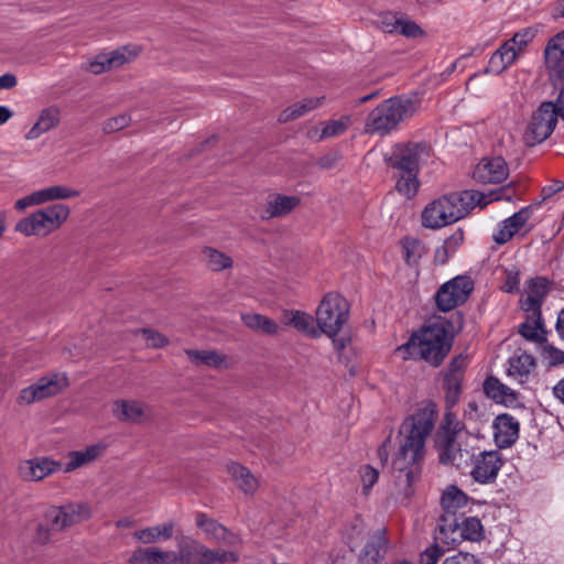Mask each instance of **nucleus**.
I'll use <instances>...</instances> for the list:
<instances>
[{"label":"nucleus","mask_w":564,"mask_h":564,"mask_svg":"<svg viewBox=\"0 0 564 564\" xmlns=\"http://www.w3.org/2000/svg\"><path fill=\"white\" fill-rule=\"evenodd\" d=\"M436 413L424 408L405 419L399 431V447L392 457V468L398 473L397 486L408 498L412 485L419 480L425 456V442L434 429Z\"/></svg>","instance_id":"1"},{"label":"nucleus","mask_w":564,"mask_h":564,"mask_svg":"<svg viewBox=\"0 0 564 564\" xmlns=\"http://www.w3.org/2000/svg\"><path fill=\"white\" fill-rule=\"evenodd\" d=\"M501 199H510L505 188L488 194L464 191L444 195L425 206L422 212V225L425 228L440 229L462 219L475 206H486Z\"/></svg>","instance_id":"2"},{"label":"nucleus","mask_w":564,"mask_h":564,"mask_svg":"<svg viewBox=\"0 0 564 564\" xmlns=\"http://www.w3.org/2000/svg\"><path fill=\"white\" fill-rule=\"evenodd\" d=\"M234 551H214L204 544L192 541L178 551L166 550L155 545L139 546L129 557L130 564H224L236 562Z\"/></svg>","instance_id":"3"},{"label":"nucleus","mask_w":564,"mask_h":564,"mask_svg":"<svg viewBox=\"0 0 564 564\" xmlns=\"http://www.w3.org/2000/svg\"><path fill=\"white\" fill-rule=\"evenodd\" d=\"M452 324L446 319H435L417 332L410 339L399 346L395 352L402 359H422L431 366L442 364L452 346Z\"/></svg>","instance_id":"4"},{"label":"nucleus","mask_w":564,"mask_h":564,"mask_svg":"<svg viewBox=\"0 0 564 564\" xmlns=\"http://www.w3.org/2000/svg\"><path fill=\"white\" fill-rule=\"evenodd\" d=\"M431 154L426 143L398 144L388 159L394 170L395 189L406 198L413 197L419 189V167Z\"/></svg>","instance_id":"5"},{"label":"nucleus","mask_w":564,"mask_h":564,"mask_svg":"<svg viewBox=\"0 0 564 564\" xmlns=\"http://www.w3.org/2000/svg\"><path fill=\"white\" fill-rule=\"evenodd\" d=\"M419 109L417 101L409 97H393L383 100L365 119V132L387 135L397 130L401 122L412 118Z\"/></svg>","instance_id":"6"},{"label":"nucleus","mask_w":564,"mask_h":564,"mask_svg":"<svg viewBox=\"0 0 564 564\" xmlns=\"http://www.w3.org/2000/svg\"><path fill=\"white\" fill-rule=\"evenodd\" d=\"M69 208L64 204H54L37 209L15 224V231L25 237H46L59 229L69 217Z\"/></svg>","instance_id":"7"},{"label":"nucleus","mask_w":564,"mask_h":564,"mask_svg":"<svg viewBox=\"0 0 564 564\" xmlns=\"http://www.w3.org/2000/svg\"><path fill=\"white\" fill-rule=\"evenodd\" d=\"M349 317L347 301L337 293L326 294L319 302L315 319L318 332L335 337L339 334Z\"/></svg>","instance_id":"8"},{"label":"nucleus","mask_w":564,"mask_h":564,"mask_svg":"<svg viewBox=\"0 0 564 564\" xmlns=\"http://www.w3.org/2000/svg\"><path fill=\"white\" fill-rule=\"evenodd\" d=\"M69 386L64 372L47 373L20 390L17 397L19 405H31L62 393Z\"/></svg>","instance_id":"9"},{"label":"nucleus","mask_w":564,"mask_h":564,"mask_svg":"<svg viewBox=\"0 0 564 564\" xmlns=\"http://www.w3.org/2000/svg\"><path fill=\"white\" fill-rule=\"evenodd\" d=\"M560 113L552 101H544L533 112L524 130L523 141L527 145L533 147L547 139L557 123Z\"/></svg>","instance_id":"10"},{"label":"nucleus","mask_w":564,"mask_h":564,"mask_svg":"<svg viewBox=\"0 0 564 564\" xmlns=\"http://www.w3.org/2000/svg\"><path fill=\"white\" fill-rule=\"evenodd\" d=\"M93 516V507L89 502L76 501L61 507H52L46 511V519L56 530H65L84 521Z\"/></svg>","instance_id":"11"},{"label":"nucleus","mask_w":564,"mask_h":564,"mask_svg":"<svg viewBox=\"0 0 564 564\" xmlns=\"http://www.w3.org/2000/svg\"><path fill=\"white\" fill-rule=\"evenodd\" d=\"M474 282L467 275H457L445 282L436 293L437 307L443 312H448L456 306L465 303L471 291Z\"/></svg>","instance_id":"12"},{"label":"nucleus","mask_w":564,"mask_h":564,"mask_svg":"<svg viewBox=\"0 0 564 564\" xmlns=\"http://www.w3.org/2000/svg\"><path fill=\"white\" fill-rule=\"evenodd\" d=\"M140 53L141 47L137 44H129L113 51L102 52L88 63L87 69L98 75L131 63Z\"/></svg>","instance_id":"13"},{"label":"nucleus","mask_w":564,"mask_h":564,"mask_svg":"<svg viewBox=\"0 0 564 564\" xmlns=\"http://www.w3.org/2000/svg\"><path fill=\"white\" fill-rule=\"evenodd\" d=\"M62 468L61 462L47 456H36L20 460L17 470L22 480L37 482L62 470Z\"/></svg>","instance_id":"14"},{"label":"nucleus","mask_w":564,"mask_h":564,"mask_svg":"<svg viewBox=\"0 0 564 564\" xmlns=\"http://www.w3.org/2000/svg\"><path fill=\"white\" fill-rule=\"evenodd\" d=\"M552 289V283L542 276L528 280L520 297V306L533 317L541 315L542 304Z\"/></svg>","instance_id":"15"},{"label":"nucleus","mask_w":564,"mask_h":564,"mask_svg":"<svg viewBox=\"0 0 564 564\" xmlns=\"http://www.w3.org/2000/svg\"><path fill=\"white\" fill-rule=\"evenodd\" d=\"M502 465L503 459L498 451H484L474 457L470 476L478 484H491Z\"/></svg>","instance_id":"16"},{"label":"nucleus","mask_w":564,"mask_h":564,"mask_svg":"<svg viewBox=\"0 0 564 564\" xmlns=\"http://www.w3.org/2000/svg\"><path fill=\"white\" fill-rule=\"evenodd\" d=\"M508 175L509 167L501 156L484 158L473 171V178L480 184L501 183Z\"/></svg>","instance_id":"17"},{"label":"nucleus","mask_w":564,"mask_h":564,"mask_svg":"<svg viewBox=\"0 0 564 564\" xmlns=\"http://www.w3.org/2000/svg\"><path fill=\"white\" fill-rule=\"evenodd\" d=\"M544 58L550 77L553 80L564 79V31L550 39Z\"/></svg>","instance_id":"18"},{"label":"nucleus","mask_w":564,"mask_h":564,"mask_svg":"<svg viewBox=\"0 0 564 564\" xmlns=\"http://www.w3.org/2000/svg\"><path fill=\"white\" fill-rule=\"evenodd\" d=\"M494 440L499 448L512 446L519 438L520 423L509 413H502L492 422Z\"/></svg>","instance_id":"19"},{"label":"nucleus","mask_w":564,"mask_h":564,"mask_svg":"<svg viewBox=\"0 0 564 564\" xmlns=\"http://www.w3.org/2000/svg\"><path fill=\"white\" fill-rule=\"evenodd\" d=\"M62 112L61 108L56 105H50L47 107L42 108L33 126L28 130L24 138L26 140H36L41 135L54 130L61 123Z\"/></svg>","instance_id":"20"},{"label":"nucleus","mask_w":564,"mask_h":564,"mask_svg":"<svg viewBox=\"0 0 564 564\" xmlns=\"http://www.w3.org/2000/svg\"><path fill=\"white\" fill-rule=\"evenodd\" d=\"M534 207L527 206L501 221L492 235L498 245L508 242L531 218Z\"/></svg>","instance_id":"21"},{"label":"nucleus","mask_w":564,"mask_h":564,"mask_svg":"<svg viewBox=\"0 0 564 564\" xmlns=\"http://www.w3.org/2000/svg\"><path fill=\"white\" fill-rule=\"evenodd\" d=\"M196 525L203 531L206 539L226 546H234L239 542L236 534L229 532L225 527L208 518L205 513L195 516Z\"/></svg>","instance_id":"22"},{"label":"nucleus","mask_w":564,"mask_h":564,"mask_svg":"<svg viewBox=\"0 0 564 564\" xmlns=\"http://www.w3.org/2000/svg\"><path fill=\"white\" fill-rule=\"evenodd\" d=\"M112 414L121 422L139 424L145 421L148 406L139 400L118 399L112 403Z\"/></svg>","instance_id":"23"},{"label":"nucleus","mask_w":564,"mask_h":564,"mask_svg":"<svg viewBox=\"0 0 564 564\" xmlns=\"http://www.w3.org/2000/svg\"><path fill=\"white\" fill-rule=\"evenodd\" d=\"M351 123L349 116H343L339 119L321 121L307 130V138L314 142L335 138L343 134Z\"/></svg>","instance_id":"24"},{"label":"nucleus","mask_w":564,"mask_h":564,"mask_svg":"<svg viewBox=\"0 0 564 564\" xmlns=\"http://www.w3.org/2000/svg\"><path fill=\"white\" fill-rule=\"evenodd\" d=\"M381 29L387 33H399L409 39L424 35L422 28L409 18L386 14L380 20Z\"/></svg>","instance_id":"25"},{"label":"nucleus","mask_w":564,"mask_h":564,"mask_svg":"<svg viewBox=\"0 0 564 564\" xmlns=\"http://www.w3.org/2000/svg\"><path fill=\"white\" fill-rule=\"evenodd\" d=\"M174 529L175 523L166 521L137 530L133 533V538L142 544L151 546L155 543L171 540L174 535Z\"/></svg>","instance_id":"26"},{"label":"nucleus","mask_w":564,"mask_h":564,"mask_svg":"<svg viewBox=\"0 0 564 564\" xmlns=\"http://www.w3.org/2000/svg\"><path fill=\"white\" fill-rule=\"evenodd\" d=\"M484 392L488 398L505 406L513 408L520 402L518 393L495 377H488L485 380Z\"/></svg>","instance_id":"27"},{"label":"nucleus","mask_w":564,"mask_h":564,"mask_svg":"<svg viewBox=\"0 0 564 564\" xmlns=\"http://www.w3.org/2000/svg\"><path fill=\"white\" fill-rule=\"evenodd\" d=\"M105 451L102 444H93L83 449L73 451L67 454V463L63 466L64 473H72L78 468L85 467L99 458Z\"/></svg>","instance_id":"28"},{"label":"nucleus","mask_w":564,"mask_h":564,"mask_svg":"<svg viewBox=\"0 0 564 564\" xmlns=\"http://www.w3.org/2000/svg\"><path fill=\"white\" fill-rule=\"evenodd\" d=\"M188 360L196 366L227 369L231 362L227 355L212 349H186Z\"/></svg>","instance_id":"29"},{"label":"nucleus","mask_w":564,"mask_h":564,"mask_svg":"<svg viewBox=\"0 0 564 564\" xmlns=\"http://www.w3.org/2000/svg\"><path fill=\"white\" fill-rule=\"evenodd\" d=\"M520 55L507 42H503L490 56L486 74L500 75L512 66Z\"/></svg>","instance_id":"30"},{"label":"nucleus","mask_w":564,"mask_h":564,"mask_svg":"<svg viewBox=\"0 0 564 564\" xmlns=\"http://www.w3.org/2000/svg\"><path fill=\"white\" fill-rule=\"evenodd\" d=\"M325 101V96L305 97L282 110L278 121L285 123L306 116L308 112L319 108Z\"/></svg>","instance_id":"31"},{"label":"nucleus","mask_w":564,"mask_h":564,"mask_svg":"<svg viewBox=\"0 0 564 564\" xmlns=\"http://www.w3.org/2000/svg\"><path fill=\"white\" fill-rule=\"evenodd\" d=\"M226 470L230 475L236 486L245 495H253L257 491L259 481L247 467L238 463L230 462L227 464Z\"/></svg>","instance_id":"32"},{"label":"nucleus","mask_w":564,"mask_h":564,"mask_svg":"<svg viewBox=\"0 0 564 564\" xmlns=\"http://www.w3.org/2000/svg\"><path fill=\"white\" fill-rule=\"evenodd\" d=\"M387 538L382 531L372 534L362 549L358 564H379L387 550Z\"/></svg>","instance_id":"33"},{"label":"nucleus","mask_w":564,"mask_h":564,"mask_svg":"<svg viewBox=\"0 0 564 564\" xmlns=\"http://www.w3.org/2000/svg\"><path fill=\"white\" fill-rule=\"evenodd\" d=\"M200 261L212 272H223L234 267L231 256L214 247H204L202 249Z\"/></svg>","instance_id":"34"},{"label":"nucleus","mask_w":564,"mask_h":564,"mask_svg":"<svg viewBox=\"0 0 564 564\" xmlns=\"http://www.w3.org/2000/svg\"><path fill=\"white\" fill-rule=\"evenodd\" d=\"M535 368L532 355L522 352L509 359L508 375L519 381L525 382Z\"/></svg>","instance_id":"35"},{"label":"nucleus","mask_w":564,"mask_h":564,"mask_svg":"<svg viewBox=\"0 0 564 564\" xmlns=\"http://www.w3.org/2000/svg\"><path fill=\"white\" fill-rule=\"evenodd\" d=\"M300 197L294 195H275L268 200L263 217L272 218L285 216L295 209L300 205Z\"/></svg>","instance_id":"36"},{"label":"nucleus","mask_w":564,"mask_h":564,"mask_svg":"<svg viewBox=\"0 0 564 564\" xmlns=\"http://www.w3.org/2000/svg\"><path fill=\"white\" fill-rule=\"evenodd\" d=\"M284 324L293 326L300 333L311 337H317L319 332L313 325V318L310 314L302 311H285L283 313Z\"/></svg>","instance_id":"37"},{"label":"nucleus","mask_w":564,"mask_h":564,"mask_svg":"<svg viewBox=\"0 0 564 564\" xmlns=\"http://www.w3.org/2000/svg\"><path fill=\"white\" fill-rule=\"evenodd\" d=\"M243 324L254 332H261L265 335L274 336L279 333L280 326L273 319L258 313L243 314L241 316Z\"/></svg>","instance_id":"38"},{"label":"nucleus","mask_w":564,"mask_h":564,"mask_svg":"<svg viewBox=\"0 0 564 564\" xmlns=\"http://www.w3.org/2000/svg\"><path fill=\"white\" fill-rule=\"evenodd\" d=\"M464 240V234L462 230H456L444 242L436 248L434 253V262L437 264H444L451 257L455 254Z\"/></svg>","instance_id":"39"},{"label":"nucleus","mask_w":564,"mask_h":564,"mask_svg":"<svg viewBox=\"0 0 564 564\" xmlns=\"http://www.w3.org/2000/svg\"><path fill=\"white\" fill-rule=\"evenodd\" d=\"M53 202L51 186L40 188L31 194L19 198L14 203V208L18 212H23L29 207L40 206Z\"/></svg>","instance_id":"40"},{"label":"nucleus","mask_w":564,"mask_h":564,"mask_svg":"<svg viewBox=\"0 0 564 564\" xmlns=\"http://www.w3.org/2000/svg\"><path fill=\"white\" fill-rule=\"evenodd\" d=\"M441 502L447 512L455 513L467 506L468 497L457 487L451 486L444 491Z\"/></svg>","instance_id":"41"},{"label":"nucleus","mask_w":564,"mask_h":564,"mask_svg":"<svg viewBox=\"0 0 564 564\" xmlns=\"http://www.w3.org/2000/svg\"><path fill=\"white\" fill-rule=\"evenodd\" d=\"M468 367L467 356L459 355L455 357L448 365L445 375L444 382L449 384L462 386L464 380L465 370Z\"/></svg>","instance_id":"42"},{"label":"nucleus","mask_w":564,"mask_h":564,"mask_svg":"<svg viewBox=\"0 0 564 564\" xmlns=\"http://www.w3.org/2000/svg\"><path fill=\"white\" fill-rule=\"evenodd\" d=\"M524 313L527 315V321L520 327L521 335L532 341L541 340L543 338L541 315L533 317L530 312Z\"/></svg>","instance_id":"43"},{"label":"nucleus","mask_w":564,"mask_h":564,"mask_svg":"<svg viewBox=\"0 0 564 564\" xmlns=\"http://www.w3.org/2000/svg\"><path fill=\"white\" fill-rule=\"evenodd\" d=\"M460 536L467 541H479L484 536V529L480 520L475 517L466 518L459 525Z\"/></svg>","instance_id":"44"},{"label":"nucleus","mask_w":564,"mask_h":564,"mask_svg":"<svg viewBox=\"0 0 564 564\" xmlns=\"http://www.w3.org/2000/svg\"><path fill=\"white\" fill-rule=\"evenodd\" d=\"M133 334L141 337L148 348H163L169 344V339L163 334L150 328H139Z\"/></svg>","instance_id":"45"},{"label":"nucleus","mask_w":564,"mask_h":564,"mask_svg":"<svg viewBox=\"0 0 564 564\" xmlns=\"http://www.w3.org/2000/svg\"><path fill=\"white\" fill-rule=\"evenodd\" d=\"M365 533V523L360 518H355L348 522L344 529V538L350 547H354L362 539Z\"/></svg>","instance_id":"46"},{"label":"nucleus","mask_w":564,"mask_h":564,"mask_svg":"<svg viewBox=\"0 0 564 564\" xmlns=\"http://www.w3.org/2000/svg\"><path fill=\"white\" fill-rule=\"evenodd\" d=\"M535 31L531 28H525L517 32L511 39L506 42L514 48V51L521 56L527 45L533 41Z\"/></svg>","instance_id":"47"},{"label":"nucleus","mask_w":564,"mask_h":564,"mask_svg":"<svg viewBox=\"0 0 564 564\" xmlns=\"http://www.w3.org/2000/svg\"><path fill=\"white\" fill-rule=\"evenodd\" d=\"M535 31L531 28H525L517 32L511 39L506 42L514 48V51L521 56L527 45L533 41Z\"/></svg>","instance_id":"48"},{"label":"nucleus","mask_w":564,"mask_h":564,"mask_svg":"<svg viewBox=\"0 0 564 564\" xmlns=\"http://www.w3.org/2000/svg\"><path fill=\"white\" fill-rule=\"evenodd\" d=\"M402 252L408 264H416L422 256V245L415 239H406L402 243Z\"/></svg>","instance_id":"49"},{"label":"nucleus","mask_w":564,"mask_h":564,"mask_svg":"<svg viewBox=\"0 0 564 564\" xmlns=\"http://www.w3.org/2000/svg\"><path fill=\"white\" fill-rule=\"evenodd\" d=\"M131 121L130 115L120 113L107 119L102 124V129L106 133H115L129 127Z\"/></svg>","instance_id":"50"},{"label":"nucleus","mask_w":564,"mask_h":564,"mask_svg":"<svg viewBox=\"0 0 564 564\" xmlns=\"http://www.w3.org/2000/svg\"><path fill=\"white\" fill-rule=\"evenodd\" d=\"M53 202L67 200L76 198L80 195V191L75 189L68 185L55 184L51 185Z\"/></svg>","instance_id":"51"},{"label":"nucleus","mask_w":564,"mask_h":564,"mask_svg":"<svg viewBox=\"0 0 564 564\" xmlns=\"http://www.w3.org/2000/svg\"><path fill=\"white\" fill-rule=\"evenodd\" d=\"M360 477L362 482V490L365 494H368L372 486L378 481L379 471L376 468L366 465L360 469Z\"/></svg>","instance_id":"52"},{"label":"nucleus","mask_w":564,"mask_h":564,"mask_svg":"<svg viewBox=\"0 0 564 564\" xmlns=\"http://www.w3.org/2000/svg\"><path fill=\"white\" fill-rule=\"evenodd\" d=\"M542 358L549 366H557L564 361V352L551 345H544Z\"/></svg>","instance_id":"53"},{"label":"nucleus","mask_w":564,"mask_h":564,"mask_svg":"<svg viewBox=\"0 0 564 564\" xmlns=\"http://www.w3.org/2000/svg\"><path fill=\"white\" fill-rule=\"evenodd\" d=\"M442 429L449 435L454 436L460 430V422L457 419L456 414L452 411V409H446L444 414V420L442 423Z\"/></svg>","instance_id":"54"},{"label":"nucleus","mask_w":564,"mask_h":564,"mask_svg":"<svg viewBox=\"0 0 564 564\" xmlns=\"http://www.w3.org/2000/svg\"><path fill=\"white\" fill-rule=\"evenodd\" d=\"M446 409H453L459 401L462 386L444 382Z\"/></svg>","instance_id":"55"},{"label":"nucleus","mask_w":564,"mask_h":564,"mask_svg":"<svg viewBox=\"0 0 564 564\" xmlns=\"http://www.w3.org/2000/svg\"><path fill=\"white\" fill-rule=\"evenodd\" d=\"M443 564H481L480 561L470 553L458 552L454 555L447 556Z\"/></svg>","instance_id":"56"},{"label":"nucleus","mask_w":564,"mask_h":564,"mask_svg":"<svg viewBox=\"0 0 564 564\" xmlns=\"http://www.w3.org/2000/svg\"><path fill=\"white\" fill-rule=\"evenodd\" d=\"M442 555L443 550L441 546L436 544L431 545L421 554L420 564H437Z\"/></svg>","instance_id":"57"},{"label":"nucleus","mask_w":564,"mask_h":564,"mask_svg":"<svg viewBox=\"0 0 564 564\" xmlns=\"http://www.w3.org/2000/svg\"><path fill=\"white\" fill-rule=\"evenodd\" d=\"M520 284L519 272L514 270L506 271V280L501 286V289L507 293L518 292Z\"/></svg>","instance_id":"58"},{"label":"nucleus","mask_w":564,"mask_h":564,"mask_svg":"<svg viewBox=\"0 0 564 564\" xmlns=\"http://www.w3.org/2000/svg\"><path fill=\"white\" fill-rule=\"evenodd\" d=\"M440 459L444 464L458 465V451L453 443H449L440 454Z\"/></svg>","instance_id":"59"},{"label":"nucleus","mask_w":564,"mask_h":564,"mask_svg":"<svg viewBox=\"0 0 564 564\" xmlns=\"http://www.w3.org/2000/svg\"><path fill=\"white\" fill-rule=\"evenodd\" d=\"M481 409L477 402L470 401L467 403L465 409V417L471 421H478L481 419Z\"/></svg>","instance_id":"60"},{"label":"nucleus","mask_w":564,"mask_h":564,"mask_svg":"<svg viewBox=\"0 0 564 564\" xmlns=\"http://www.w3.org/2000/svg\"><path fill=\"white\" fill-rule=\"evenodd\" d=\"M17 83V77L13 74L8 73L0 76V89H11Z\"/></svg>","instance_id":"61"},{"label":"nucleus","mask_w":564,"mask_h":564,"mask_svg":"<svg viewBox=\"0 0 564 564\" xmlns=\"http://www.w3.org/2000/svg\"><path fill=\"white\" fill-rule=\"evenodd\" d=\"M339 160V155L337 153L328 154L319 160V165L324 169H330L333 167L336 162Z\"/></svg>","instance_id":"62"},{"label":"nucleus","mask_w":564,"mask_h":564,"mask_svg":"<svg viewBox=\"0 0 564 564\" xmlns=\"http://www.w3.org/2000/svg\"><path fill=\"white\" fill-rule=\"evenodd\" d=\"M35 538L40 543H47L50 541V529L43 524H40L37 527Z\"/></svg>","instance_id":"63"},{"label":"nucleus","mask_w":564,"mask_h":564,"mask_svg":"<svg viewBox=\"0 0 564 564\" xmlns=\"http://www.w3.org/2000/svg\"><path fill=\"white\" fill-rule=\"evenodd\" d=\"M553 394L564 404V378L553 387Z\"/></svg>","instance_id":"64"}]
</instances>
